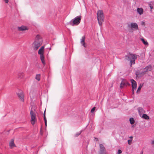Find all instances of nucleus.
<instances>
[{
    "label": "nucleus",
    "mask_w": 154,
    "mask_h": 154,
    "mask_svg": "<svg viewBox=\"0 0 154 154\" xmlns=\"http://www.w3.org/2000/svg\"><path fill=\"white\" fill-rule=\"evenodd\" d=\"M152 68V66L151 65H149L146 66L145 68L143 69V71L141 72L140 75V76L143 75L146 72L151 71Z\"/></svg>",
    "instance_id": "0eeeda50"
},
{
    "label": "nucleus",
    "mask_w": 154,
    "mask_h": 154,
    "mask_svg": "<svg viewBox=\"0 0 154 154\" xmlns=\"http://www.w3.org/2000/svg\"><path fill=\"white\" fill-rule=\"evenodd\" d=\"M129 85V84L128 82L126 81V80L125 79H123L122 80L121 83L120 87V88H122L124 86H127Z\"/></svg>",
    "instance_id": "9b49d317"
},
{
    "label": "nucleus",
    "mask_w": 154,
    "mask_h": 154,
    "mask_svg": "<svg viewBox=\"0 0 154 154\" xmlns=\"http://www.w3.org/2000/svg\"><path fill=\"white\" fill-rule=\"evenodd\" d=\"M137 55L135 54L129 53L125 57H128L130 61V65L131 66L132 64L135 63V61L137 59Z\"/></svg>",
    "instance_id": "20e7f679"
},
{
    "label": "nucleus",
    "mask_w": 154,
    "mask_h": 154,
    "mask_svg": "<svg viewBox=\"0 0 154 154\" xmlns=\"http://www.w3.org/2000/svg\"><path fill=\"white\" fill-rule=\"evenodd\" d=\"M151 144L152 145L154 146V140L152 141Z\"/></svg>",
    "instance_id": "c756f323"
},
{
    "label": "nucleus",
    "mask_w": 154,
    "mask_h": 154,
    "mask_svg": "<svg viewBox=\"0 0 154 154\" xmlns=\"http://www.w3.org/2000/svg\"><path fill=\"white\" fill-rule=\"evenodd\" d=\"M95 109V107H94L91 110V113H93V112L94 111Z\"/></svg>",
    "instance_id": "cd10ccee"
},
{
    "label": "nucleus",
    "mask_w": 154,
    "mask_h": 154,
    "mask_svg": "<svg viewBox=\"0 0 154 154\" xmlns=\"http://www.w3.org/2000/svg\"><path fill=\"white\" fill-rule=\"evenodd\" d=\"M45 111L44 112V119L45 122H47V121L46 119V117L45 116Z\"/></svg>",
    "instance_id": "393cba45"
},
{
    "label": "nucleus",
    "mask_w": 154,
    "mask_h": 154,
    "mask_svg": "<svg viewBox=\"0 0 154 154\" xmlns=\"http://www.w3.org/2000/svg\"><path fill=\"white\" fill-rule=\"evenodd\" d=\"M44 46L41 47V48L39 50L38 53L40 55V58L41 60L42 63L44 65H45V63L44 60L45 57L44 55Z\"/></svg>",
    "instance_id": "39448f33"
},
{
    "label": "nucleus",
    "mask_w": 154,
    "mask_h": 154,
    "mask_svg": "<svg viewBox=\"0 0 154 154\" xmlns=\"http://www.w3.org/2000/svg\"><path fill=\"white\" fill-rule=\"evenodd\" d=\"M82 17L81 16H78L73 19L69 23V24L72 26H77L80 22Z\"/></svg>",
    "instance_id": "7ed1b4c3"
},
{
    "label": "nucleus",
    "mask_w": 154,
    "mask_h": 154,
    "mask_svg": "<svg viewBox=\"0 0 154 154\" xmlns=\"http://www.w3.org/2000/svg\"><path fill=\"white\" fill-rule=\"evenodd\" d=\"M17 95L20 100L21 101L23 102L24 101V95L23 92H20L18 93Z\"/></svg>",
    "instance_id": "f8f14e48"
},
{
    "label": "nucleus",
    "mask_w": 154,
    "mask_h": 154,
    "mask_svg": "<svg viewBox=\"0 0 154 154\" xmlns=\"http://www.w3.org/2000/svg\"><path fill=\"white\" fill-rule=\"evenodd\" d=\"M129 137L131 139H132L133 138V137L132 136H130Z\"/></svg>",
    "instance_id": "72a5a7b5"
},
{
    "label": "nucleus",
    "mask_w": 154,
    "mask_h": 154,
    "mask_svg": "<svg viewBox=\"0 0 154 154\" xmlns=\"http://www.w3.org/2000/svg\"><path fill=\"white\" fill-rule=\"evenodd\" d=\"M40 74H37L35 76V79L38 81H39L40 79Z\"/></svg>",
    "instance_id": "b1692460"
},
{
    "label": "nucleus",
    "mask_w": 154,
    "mask_h": 154,
    "mask_svg": "<svg viewBox=\"0 0 154 154\" xmlns=\"http://www.w3.org/2000/svg\"><path fill=\"white\" fill-rule=\"evenodd\" d=\"M128 27L133 30H137L138 29V25L135 23H131L130 24L128 25Z\"/></svg>",
    "instance_id": "6e6552de"
},
{
    "label": "nucleus",
    "mask_w": 154,
    "mask_h": 154,
    "mask_svg": "<svg viewBox=\"0 0 154 154\" xmlns=\"http://www.w3.org/2000/svg\"><path fill=\"white\" fill-rule=\"evenodd\" d=\"M129 121L131 124H133L134 123V121L133 118H130L129 119Z\"/></svg>",
    "instance_id": "4be33fe9"
},
{
    "label": "nucleus",
    "mask_w": 154,
    "mask_h": 154,
    "mask_svg": "<svg viewBox=\"0 0 154 154\" xmlns=\"http://www.w3.org/2000/svg\"><path fill=\"white\" fill-rule=\"evenodd\" d=\"M128 144L129 145H130L132 143V140H129L128 141Z\"/></svg>",
    "instance_id": "bb28decb"
},
{
    "label": "nucleus",
    "mask_w": 154,
    "mask_h": 154,
    "mask_svg": "<svg viewBox=\"0 0 154 154\" xmlns=\"http://www.w3.org/2000/svg\"><path fill=\"white\" fill-rule=\"evenodd\" d=\"M137 12L140 15H141L143 13V10L141 8H137Z\"/></svg>",
    "instance_id": "dca6fc26"
},
{
    "label": "nucleus",
    "mask_w": 154,
    "mask_h": 154,
    "mask_svg": "<svg viewBox=\"0 0 154 154\" xmlns=\"http://www.w3.org/2000/svg\"><path fill=\"white\" fill-rule=\"evenodd\" d=\"M15 145L14 143V140L12 139L9 143V146L10 148H12L14 147L15 146Z\"/></svg>",
    "instance_id": "2eb2a0df"
},
{
    "label": "nucleus",
    "mask_w": 154,
    "mask_h": 154,
    "mask_svg": "<svg viewBox=\"0 0 154 154\" xmlns=\"http://www.w3.org/2000/svg\"><path fill=\"white\" fill-rule=\"evenodd\" d=\"M82 132V131H80L79 132L77 133L75 135V137L78 136L80 134H81V133Z\"/></svg>",
    "instance_id": "a878e982"
},
{
    "label": "nucleus",
    "mask_w": 154,
    "mask_h": 154,
    "mask_svg": "<svg viewBox=\"0 0 154 154\" xmlns=\"http://www.w3.org/2000/svg\"><path fill=\"white\" fill-rule=\"evenodd\" d=\"M97 19L99 25L101 26L104 20V16L101 10L98 11L97 13Z\"/></svg>",
    "instance_id": "f03ea898"
},
{
    "label": "nucleus",
    "mask_w": 154,
    "mask_h": 154,
    "mask_svg": "<svg viewBox=\"0 0 154 154\" xmlns=\"http://www.w3.org/2000/svg\"><path fill=\"white\" fill-rule=\"evenodd\" d=\"M99 146L100 148L99 154H107L106 149L104 146L100 144Z\"/></svg>",
    "instance_id": "1a4fd4ad"
},
{
    "label": "nucleus",
    "mask_w": 154,
    "mask_h": 154,
    "mask_svg": "<svg viewBox=\"0 0 154 154\" xmlns=\"http://www.w3.org/2000/svg\"><path fill=\"white\" fill-rule=\"evenodd\" d=\"M138 110L139 114L141 116L143 113L144 110L141 107H139L138 108Z\"/></svg>",
    "instance_id": "f3484780"
},
{
    "label": "nucleus",
    "mask_w": 154,
    "mask_h": 154,
    "mask_svg": "<svg viewBox=\"0 0 154 154\" xmlns=\"http://www.w3.org/2000/svg\"><path fill=\"white\" fill-rule=\"evenodd\" d=\"M148 5L151 9V11L152 12V9L153 8V3L151 2L148 3Z\"/></svg>",
    "instance_id": "6ab92c4d"
},
{
    "label": "nucleus",
    "mask_w": 154,
    "mask_h": 154,
    "mask_svg": "<svg viewBox=\"0 0 154 154\" xmlns=\"http://www.w3.org/2000/svg\"><path fill=\"white\" fill-rule=\"evenodd\" d=\"M85 36H82V38L81 39V44L85 48L86 47V45H85Z\"/></svg>",
    "instance_id": "ddd939ff"
},
{
    "label": "nucleus",
    "mask_w": 154,
    "mask_h": 154,
    "mask_svg": "<svg viewBox=\"0 0 154 154\" xmlns=\"http://www.w3.org/2000/svg\"><path fill=\"white\" fill-rule=\"evenodd\" d=\"M45 126H47V122H45Z\"/></svg>",
    "instance_id": "473e14b6"
},
{
    "label": "nucleus",
    "mask_w": 154,
    "mask_h": 154,
    "mask_svg": "<svg viewBox=\"0 0 154 154\" xmlns=\"http://www.w3.org/2000/svg\"><path fill=\"white\" fill-rule=\"evenodd\" d=\"M140 39L144 45H148V43L147 42V41L146 40L144 39L143 38H141Z\"/></svg>",
    "instance_id": "a211bd4d"
},
{
    "label": "nucleus",
    "mask_w": 154,
    "mask_h": 154,
    "mask_svg": "<svg viewBox=\"0 0 154 154\" xmlns=\"http://www.w3.org/2000/svg\"><path fill=\"white\" fill-rule=\"evenodd\" d=\"M30 114L31 117V123L32 125H33L35 124V122L37 121L36 118V114L35 113L33 112L32 109L30 110Z\"/></svg>",
    "instance_id": "423d86ee"
},
{
    "label": "nucleus",
    "mask_w": 154,
    "mask_h": 154,
    "mask_svg": "<svg viewBox=\"0 0 154 154\" xmlns=\"http://www.w3.org/2000/svg\"><path fill=\"white\" fill-rule=\"evenodd\" d=\"M6 3H8V0H4Z\"/></svg>",
    "instance_id": "7c9ffc66"
},
{
    "label": "nucleus",
    "mask_w": 154,
    "mask_h": 154,
    "mask_svg": "<svg viewBox=\"0 0 154 154\" xmlns=\"http://www.w3.org/2000/svg\"><path fill=\"white\" fill-rule=\"evenodd\" d=\"M143 86V84H140V85H139V86L138 88V89L137 91V93L138 92L140 91V90Z\"/></svg>",
    "instance_id": "5701e85b"
},
{
    "label": "nucleus",
    "mask_w": 154,
    "mask_h": 154,
    "mask_svg": "<svg viewBox=\"0 0 154 154\" xmlns=\"http://www.w3.org/2000/svg\"><path fill=\"white\" fill-rule=\"evenodd\" d=\"M132 84L133 93H134V90H136L137 88V83L135 81L134 79H132L131 80Z\"/></svg>",
    "instance_id": "9d476101"
},
{
    "label": "nucleus",
    "mask_w": 154,
    "mask_h": 154,
    "mask_svg": "<svg viewBox=\"0 0 154 154\" xmlns=\"http://www.w3.org/2000/svg\"><path fill=\"white\" fill-rule=\"evenodd\" d=\"M18 29L19 31H24L28 29V28L26 26H22L20 27H19L18 28Z\"/></svg>",
    "instance_id": "4468645a"
},
{
    "label": "nucleus",
    "mask_w": 154,
    "mask_h": 154,
    "mask_svg": "<svg viewBox=\"0 0 154 154\" xmlns=\"http://www.w3.org/2000/svg\"><path fill=\"white\" fill-rule=\"evenodd\" d=\"M122 152V151L120 149H119L118 151L117 154H120Z\"/></svg>",
    "instance_id": "c85d7f7f"
},
{
    "label": "nucleus",
    "mask_w": 154,
    "mask_h": 154,
    "mask_svg": "<svg viewBox=\"0 0 154 154\" xmlns=\"http://www.w3.org/2000/svg\"><path fill=\"white\" fill-rule=\"evenodd\" d=\"M141 24L144 25H145V22L143 21L142 22Z\"/></svg>",
    "instance_id": "2f4dec72"
},
{
    "label": "nucleus",
    "mask_w": 154,
    "mask_h": 154,
    "mask_svg": "<svg viewBox=\"0 0 154 154\" xmlns=\"http://www.w3.org/2000/svg\"><path fill=\"white\" fill-rule=\"evenodd\" d=\"M18 76L19 78H22L24 76V73L23 72H21L18 74Z\"/></svg>",
    "instance_id": "aec40b11"
},
{
    "label": "nucleus",
    "mask_w": 154,
    "mask_h": 154,
    "mask_svg": "<svg viewBox=\"0 0 154 154\" xmlns=\"http://www.w3.org/2000/svg\"><path fill=\"white\" fill-rule=\"evenodd\" d=\"M42 40L40 35H37L35 37V40L33 43V48L34 50H36L42 45Z\"/></svg>",
    "instance_id": "f257e3e1"
},
{
    "label": "nucleus",
    "mask_w": 154,
    "mask_h": 154,
    "mask_svg": "<svg viewBox=\"0 0 154 154\" xmlns=\"http://www.w3.org/2000/svg\"><path fill=\"white\" fill-rule=\"evenodd\" d=\"M136 75H138V74H137V73H136Z\"/></svg>",
    "instance_id": "f704fd0d"
},
{
    "label": "nucleus",
    "mask_w": 154,
    "mask_h": 154,
    "mask_svg": "<svg viewBox=\"0 0 154 154\" xmlns=\"http://www.w3.org/2000/svg\"><path fill=\"white\" fill-rule=\"evenodd\" d=\"M142 118L146 119H149V116L146 114H143L142 116Z\"/></svg>",
    "instance_id": "412c9836"
}]
</instances>
